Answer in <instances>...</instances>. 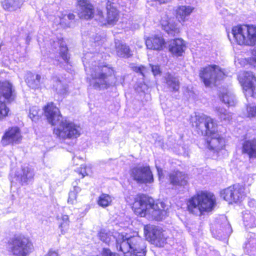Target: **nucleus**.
Here are the masks:
<instances>
[{
    "mask_svg": "<svg viewBox=\"0 0 256 256\" xmlns=\"http://www.w3.org/2000/svg\"><path fill=\"white\" fill-rule=\"evenodd\" d=\"M130 206L134 214L140 218L160 221L167 214L164 202L142 193L134 196Z\"/></svg>",
    "mask_w": 256,
    "mask_h": 256,
    "instance_id": "f257e3e1",
    "label": "nucleus"
},
{
    "mask_svg": "<svg viewBox=\"0 0 256 256\" xmlns=\"http://www.w3.org/2000/svg\"><path fill=\"white\" fill-rule=\"evenodd\" d=\"M205 128L204 142L206 148L214 152H218L225 148L224 138L217 130L218 124L211 117L205 116L198 118L195 127L198 131L202 132V124Z\"/></svg>",
    "mask_w": 256,
    "mask_h": 256,
    "instance_id": "f03ea898",
    "label": "nucleus"
},
{
    "mask_svg": "<svg viewBox=\"0 0 256 256\" xmlns=\"http://www.w3.org/2000/svg\"><path fill=\"white\" fill-rule=\"evenodd\" d=\"M216 205V198L214 193L200 190L188 200L186 208L191 214H196V210L202 214L212 211Z\"/></svg>",
    "mask_w": 256,
    "mask_h": 256,
    "instance_id": "7ed1b4c3",
    "label": "nucleus"
},
{
    "mask_svg": "<svg viewBox=\"0 0 256 256\" xmlns=\"http://www.w3.org/2000/svg\"><path fill=\"white\" fill-rule=\"evenodd\" d=\"M232 33L237 44L240 45H256V25L238 24L232 28Z\"/></svg>",
    "mask_w": 256,
    "mask_h": 256,
    "instance_id": "20e7f679",
    "label": "nucleus"
},
{
    "mask_svg": "<svg viewBox=\"0 0 256 256\" xmlns=\"http://www.w3.org/2000/svg\"><path fill=\"white\" fill-rule=\"evenodd\" d=\"M8 244L12 256H28L34 249L30 238L22 234H14Z\"/></svg>",
    "mask_w": 256,
    "mask_h": 256,
    "instance_id": "39448f33",
    "label": "nucleus"
},
{
    "mask_svg": "<svg viewBox=\"0 0 256 256\" xmlns=\"http://www.w3.org/2000/svg\"><path fill=\"white\" fill-rule=\"evenodd\" d=\"M77 6L80 8L77 14L81 20L94 19L96 21L102 22L104 18L102 10L100 8L96 10L94 6L89 0H78Z\"/></svg>",
    "mask_w": 256,
    "mask_h": 256,
    "instance_id": "423d86ee",
    "label": "nucleus"
},
{
    "mask_svg": "<svg viewBox=\"0 0 256 256\" xmlns=\"http://www.w3.org/2000/svg\"><path fill=\"white\" fill-rule=\"evenodd\" d=\"M141 240L136 236L124 239L120 244V250L124 256H145L146 250L140 244Z\"/></svg>",
    "mask_w": 256,
    "mask_h": 256,
    "instance_id": "0eeeda50",
    "label": "nucleus"
},
{
    "mask_svg": "<svg viewBox=\"0 0 256 256\" xmlns=\"http://www.w3.org/2000/svg\"><path fill=\"white\" fill-rule=\"evenodd\" d=\"M81 128L79 125L66 120H61L60 128H54L53 132L62 140L76 138L80 135Z\"/></svg>",
    "mask_w": 256,
    "mask_h": 256,
    "instance_id": "6e6552de",
    "label": "nucleus"
},
{
    "mask_svg": "<svg viewBox=\"0 0 256 256\" xmlns=\"http://www.w3.org/2000/svg\"><path fill=\"white\" fill-rule=\"evenodd\" d=\"M144 232L146 238L156 246L163 247L166 244L167 238L162 228L154 225L146 224Z\"/></svg>",
    "mask_w": 256,
    "mask_h": 256,
    "instance_id": "1a4fd4ad",
    "label": "nucleus"
},
{
    "mask_svg": "<svg viewBox=\"0 0 256 256\" xmlns=\"http://www.w3.org/2000/svg\"><path fill=\"white\" fill-rule=\"evenodd\" d=\"M130 175L138 184H152L154 182V175L149 166H134L130 169Z\"/></svg>",
    "mask_w": 256,
    "mask_h": 256,
    "instance_id": "9d476101",
    "label": "nucleus"
},
{
    "mask_svg": "<svg viewBox=\"0 0 256 256\" xmlns=\"http://www.w3.org/2000/svg\"><path fill=\"white\" fill-rule=\"evenodd\" d=\"M98 69L100 72L92 78L93 80H96L94 84V87L95 88L107 89L110 86L108 78L114 76L116 72L113 68L107 64L99 66Z\"/></svg>",
    "mask_w": 256,
    "mask_h": 256,
    "instance_id": "9b49d317",
    "label": "nucleus"
},
{
    "mask_svg": "<svg viewBox=\"0 0 256 256\" xmlns=\"http://www.w3.org/2000/svg\"><path fill=\"white\" fill-rule=\"evenodd\" d=\"M22 140L20 129L18 126L9 127L6 130L1 138L4 146L20 144Z\"/></svg>",
    "mask_w": 256,
    "mask_h": 256,
    "instance_id": "f8f14e48",
    "label": "nucleus"
},
{
    "mask_svg": "<svg viewBox=\"0 0 256 256\" xmlns=\"http://www.w3.org/2000/svg\"><path fill=\"white\" fill-rule=\"evenodd\" d=\"M43 113L48 122L52 126L62 117L60 111L54 102H48L42 108Z\"/></svg>",
    "mask_w": 256,
    "mask_h": 256,
    "instance_id": "ddd939ff",
    "label": "nucleus"
},
{
    "mask_svg": "<svg viewBox=\"0 0 256 256\" xmlns=\"http://www.w3.org/2000/svg\"><path fill=\"white\" fill-rule=\"evenodd\" d=\"M16 98V93L12 84L7 80L0 81V99L7 103H11Z\"/></svg>",
    "mask_w": 256,
    "mask_h": 256,
    "instance_id": "4468645a",
    "label": "nucleus"
},
{
    "mask_svg": "<svg viewBox=\"0 0 256 256\" xmlns=\"http://www.w3.org/2000/svg\"><path fill=\"white\" fill-rule=\"evenodd\" d=\"M242 86L246 98L256 96V78L252 74L247 73L244 76Z\"/></svg>",
    "mask_w": 256,
    "mask_h": 256,
    "instance_id": "2eb2a0df",
    "label": "nucleus"
},
{
    "mask_svg": "<svg viewBox=\"0 0 256 256\" xmlns=\"http://www.w3.org/2000/svg\"><path fill=\"white\" fill-rule=\"evenodd\" d=\"M168 177L170 183L172 186L185 187L188 184V174L179 170L170 173Z\"/></svg>",
    "mask_w": 256,
    "mask_h": 256,
    "instance_id": "dca6fc26",
    "label": "nucleus"
},
{
    "mask_svg": "<svg viewBox=\"0 0 256 256\" xmlns=\"http://www.w3.org/2000/svg\"><path fill=\"white\" fill-rule=\"evenodd\" d=\"M145 44L148 49L160 51L164 48L166 42L162 36L155 34L148 37Z\"/></svg>",
    "mask_w": 256,
    "mask_h": 256,
    "instance_id": "f3484780",
    "label": "nucleus"
},
{
    "mask_svg": "<svg viewBox=\"0 0 256 256\" xmlns=\"http://www.w3.org/2000/svg\"><path fill=\"white\" fill-rule=\"evenodd\" d=\"M241 152L249 159L256 158V138L244 140L242 144Z\"/></svg>",
    "mask_w": 256,
    "mask_h": 256,
    "instance_id": "a211bd4d",
    "label": "nucleus"
},
{
    "mask_svg": "<svg viewBox=\"0 0 256 256\" xmlns=\"http://www.w3.org/2000/svg\"><path fill=\"white\" fill-rule=\"evenodd\" d=\"M160 25L162 29L166 33L174 36L180 32L179 28L176 23L172 20V18L166 14L162 16L160 21Z\"/></svg>",
    "mask_w": 256,
    "mask_h": 256,
    "instance_id": "6ab92c4d",
    "label": "nucleus"
},
{
    "mask_svg": "<svg viewBox=\"0 0 256 256\" xmlns=\"http://www.w3.org/2000/svg\"><path fill=\"white\" fill-rule=\"evenodd\" d=\"M216 67V65H208L200 70L199 76L206 86H209L212 84Z\"/></svg>",
    "mask_w": 256,
    "mask_h": 256,
    "instance_id": "aec40b11",
    "label": "nucleus"
},
{
    "mask_svg": "<svg viewBox=\"0 0 256 256\" xmlns=\"http://www.w3.org/2000/svg\"><path fill=\"white\" fill-rule=\"evenodd\" d=\"M185 48L184 40L180 38H176L170 41L168 50L173 56H180L184 52Z\"/></svg>",
    "mask_w": 256,
    "mask_h": 256,
    "instance_id": "412c9836",
    "label": "nucleus"
},
{
    "mask_svg": "<svg viewBox=\"0 0 256 256\" xmlns=\"http://www.w3.org/2000/svg\"><path fill=\"white\" fill-rule=\"evenodd\" d=\"M194 8L190 6H178L174 10V16L180 22H184L194 11Z\"/></svg>",
    "mask_w": 256,
    "mask_h": 256,
    "instance_id": "4be33fe9",
    "label": "nucleus"
},
{
    "mask_svg": "<svg viewBox=\"0 0 256 256\" xmlns=\"http://www.w3.org/2000/svg\"><path fill=\"white\" fill-rule=\"evenodd\" d=\"M246 196L245 187L240 184H232V204L240 203Z\"/></svg>",
    "mask_w": 256,
    "mask_h": 256,
    "instance_id": "5701e85b",
    "label": "nucleus"
},
{
    "mask_svg": "<svg viewBox=\"0 0 256 256\" xmlns=\"http://www.w3.org/2000/svg\"><path fill=\"white\" fill-rule=\"evenodd\" d=\"M119 16V12L116 8L112 6L108 8L104 25H114L118 21Z\"/></svg>",
    "mask_w": 256,
    "mask_h": 256,
    "instance_id": "b1692460",
    "label": "nucleus"
},
{
    "mask_svg": "<svg viewBox=\"0 0 256 256\" xmlns=\"http://www.w3.org/2000/svg\"><path fill=\"white\" fill-rule=\"evenodd\" d=\"M117 55L123 58H130L132 56V52L130 46L125 43H119L115 46Z\"/></svg>",
    "mask_w": 256,
    "mask_h": 256,
    "instance_id": "393cba45",
    "label": "nucleus"
},
{
    "mask_svg": "<svg viewBox=\"0 0 256 256\" xmlns=\"http://www.w3.org/2000/svg\"><path fill=\"white\" fill-rule=\"evenodd\" d=\"M166 82L171 92H178L180 89V82L178 78L170 74H168L166 78Z\"/></svg>",
    "mask_w": 256,
    "mask_h": 256,
    "instance_id": "a878e982",
    "label": "nucleus"
},
{
    "mask_svg": "<svg viewBox=\"0 0 256 256\" xmlns=\"http://www.w3.org/2000/svg\"><path fill=\"white\" fill-rule=\"evenodd\" d=\"M112 196L106 194L102 193L98 197L97 200V204L102 208H106L112 204Z\"/></svg>",
    "mask_w": 256,
    "mask_h": 256,
    "instance_id": "bb28decb",
    "label": "nucleus"
},
{
    "mask_svg": "<svg viewBox=\"0 0 256 256\" xmlns=\"http://www.w3.org/2000/svg\"><path fill=\"white\" fill-rule=\"evenodd\" d=\"M232 185L222 189L220 192V198L227 202L229 204H232Z\"/></svg>",
    "mask_w": 256,
    "mask_h": 256,
    "instance_id": "cd10ccee",
    "label": "nucleus"
},
{
    "mask_svg": "<svg viewBox=\"0 0 256 256\" xmlns=\"http://www.w3.org/2000/svg\"><path fill=\"white\" fill-rule=\"evenodd\" d=\"M6 103L5 101L0 100V121L6 119L10 114V110Z\"/></svg>",
    "mask_w": 256,
    "mask_h": 256,
    "instance_id": "c85d7f7f",
    "label": "nucleus"
},
{
    "mask_svg": "<svg viewBox=\"0 0 256 256\" xmlns=\"http://www.w3.org/2000/svg\"><path fill=\"white\" fill-rule=\"evenodd\" d=\"M41 76L40 74H36V80L34 78V75L31 74L26 78V83L29 86L36 88L40 80Z\"/></svg>",
    "mask_w": 256,
    "mask_h": 256,
    "instance_id": "c756f323",
    "label": "nucleus"
},
{
    "mask_svg": "<svg viewBox=\"0 0 256 256\" xmlns=\"http://www.w3.org/2000/svg\"><path fill=\"white\" fill-rule=\"evenodd\" d=\"M98 236L100 240L106 244L109 242L110 239L109 232L104 228H102L98 231Z\"/></svg>",
    "mask_w": 256,
    "mask_h": 256,
    "instance_id": "7c9ffc66",
    "label": "nucleus"
},
{
    "mask_svg": "<svg viewBox=\"0 0 256 256\" xmlns=\"http://www.w3.org/2000/svg\"><path fill=\"white\" fill-rule=\"evenodd\" d=\"M60 56L66 62H69L70 56L68 54V48L65 44L60 46Z\"/></svg>",
    "mask_w": 256,
    "mask_h": 256,
    "instance_id": "2f4dec72",
    "label": "nucleus"
},
{
    "mask_svg": "<svg viewBox=\"0 0 256 256\" xmlns=\"http://www.w3.org/2000/svg\"><path fill=\"white\" fill-rule=\"evenodd\" d=\"M62 222H60L59 227L61 228L62 233L65 232V230L68 229L69 226V218L67 215H64L62 216Z\"/></svg>",
    "mask_w": 256,
    "mask_h": 256,
    "instance_id": "473e14b6",
    "label": "nucleus"
},
{
    "mask_svg": "<svg viewBox=\"0 0 256 256\" xmlns=\"http://www.w3.org/2000/svg\"><path fill=\"white\" fill-rule=\"evenodd\" d=\"M18 0H2L1 4L2 8L5 10H9L10 8L17 5Z\"/></svg>",
    "mask_w": 256,
    "mask_h": 256,
    "instance_id": "72a5a7b5",
    "label": "nucleus"
},
{
    "mask_svg": "<svg viewBox=\"0 0 256 256\" xmlns=\"http://www.w3.org/2000/svg\"><path fill=\"white\" fill-rule=\"evenodd\" d=\"M22 174L20 176V180L22 182L26 183L28 181L29 178H32L33 176L28 177V174L30 172V170L28 168H22Z\"/></svg>",
    "mask_w": 256,
    "mask_h": 256,
    "instance_id": "f704fd0d",
    "label": "nucleus"
},
{
    "mask_svg": "<svg viewBox=\"0 0 256 256\" xmlns=\"http://www.w3.org/2000/svg\"><path fill=\"white\" fill-rule=\"evenodd\" d=\"M247 117L252 118L256 116V106L248 104L246 106Z\"/></svg>",
    "mask_w": 256,
    "mask_h": 256,
    "instance_id": "c9c22d12",
    "label": "nucleus"
},
{
    "mask_svg": "<svg viewBox=\"0 0 256 256\" xmlns=\"http://www.w3.org/2000/svg\"><path fill=\"white\" fill-rule=\"evenodd\" d=\"M39 110L35 107L33 106L30 108L29 110V117L32 120H35L38 118L39 114H38Z\"/></svg>",
    "mask_w": 256,
    "mask_h": 256,
    "instance_id": "e433bc0d",
    "label": "nucleus"
},
{
    "mask_svg": "<svg viewBox=\"0 0 256 256\" xmlns=\"http://www.w3.org/2000/svg\"><path fill=\"white\" fill-rule=\"evenodd\" d=\"M77 194L74 191H70L68 194V202L71 204H74L76 202Z\"/></svg>",
    "mask_w": 256,
    "mask_h": 256,
    "instance_id": "4c0bfd02",
    "label": "nucleus"
},
{
    "mask_svg": "<svg viewBox=\"0 0 256 256\" xmlns=\"http://www.w3.org/2000/svg\"><path fill=\"white\" fill-rule=\"evenodd\" d=\"M132 69L135 72L138 73L143 76H144V72L146 70V68L144 66H133Z\"/></svg>",
    "mask_w": 256,
    "mask_h": 256,
    "instance_id": "58836bf2",
    "label": "nucleus"
},
{
    "mask_svg": "<svg viewBox=\"0 0 256 256\" xmlns=\"http://www.w3.org/2000/svg\"><path fill=\"white\" fill-rule=\"evenodd\" d=\"M101 254L102 256H118L116 253L112 252L108 248H103Z\"/></svg>",
    "mask_w": 256,
    "mask_h": 256,
    "instance_id": "ea45409f",
    "label": "nucleus"
},
{
    "mask_svg": "<svg viewBox=\"0 0 256 256\" xmlns=\"http://www.w3.org/2000/svg\"><path fill=\"white\" fill-rule=\"evenodd\" d=\"M150 68L154 76L159 75L161 74L160 66L150 64Z\"/></svg>",
    "mask_w": 256,
    "mask_h": 256,
    "instance_id": "a19ab883",
    "label": "nucleus"
},
{
    "mask_svg": "<svg viewBox=\"0 0 256 256\" xmlns=\"http://www.w3.org/2000/svg\"><path fill=\"white\" fill-rule=\"evenodd\" d=\"M86 166H80L76 171L78 174L81 176L82 178H84V176L88 175V173L86 170Z\"/></svg>",
    "mask_w": 256,
    "mask_h": 256,
    "instance_id": "79ce46f5",
    "label": "nucleus"
},
{
    "mask_svg": "<svg viewBox=\"0 0 256 256\" xmlns=\"http://www.w3.org/2000/svg\"><path fill=\"white\" fill-rule=\"evenodd\" d=\"M66 16V14H62L60 18V25H63L65 26H69L70 24L68 22H67L65 21V18Z\"/></svg>",
    "mask_w": 256,
    "mask_h": 256,
    "instance_id": "37998d69",
    "label": "nucleus"
},
{
    "mask_svg": "<svg viewBox=\"0 0 256 256\" xmlns=\"http://www.w3.org/2000/svg\"><path fill=\"white\" fill-rule=\"evenodd\" d=\"M156 170L158 172V176L159 178H160L162 177H163L164 174L162 169L161 168L156 167Z\"/></svg>",
    "mask_w": 256,
    "mask_h": 256,
    "instance_id": "c03bdc74",
    "label": "nucleus"
},
{
    "mask_svg": "<svg viewBox=\"0 0 256 256\" xmlns=\"http://www.w3.org/2000/svg\"><path fill=\"white\" fill-rule=\"evenodd\" d=\"M46 256H59L57 252L50 250L48 252Z\"/></svg>",
    "mask_w": 256,
    "mask_h": 256,
    "instance_id": "a18cd8bd",
    "label": "nucleus"
},
{
    "mask_svg": "<svg viewBox=\"0 0 256 256\" xmlns=\"http://www.w3.org/2000/svg\"><path fill=\"white\" fill-rule=\"evenodd\" d=\"M68 18L70 20H74L75 18H76V16L75 15L72 14V13H70L68 14L67 16Z\"/></svg>",
    "mask_w": 256,
    "mask_h": 256,
    "instance_id": "49530a36",
    "label": "nucleus"
},
{
    "mask_svg": "<svg viewBox=\"0 0 256 256\" xmlns=\"http://www.w3.org/2000/svg\"><path fill=\"white\" fill-rule=\"evenodd\" d=\"M154 1L158 2L160 4H164L168 0H154Z\"/></svg>",
    "mask_w": 256,
    "mask_h": 256,
    "instance_id": "de8ad7c7",
    "label": "nucleus"
},
{
    "mask_svg": "<svg viewBox=\"0 0 256 256\" xmlns=\"http://www.w3.org/2000/svg\"><path fill=\"white\" fill-rule=\"evenodd\" d=\"M248 245H250V242H246V243L245 244V248H246L247 245H248Z\"/></svg>",
    "mask_w": 256,
    "mask_h": 256,
    "instance_id": "09e8293b",
    "label": "nucleus"
},
{
    "mask_svg": "<svg viewBox=\"0 0 256 256\" xmlns=\"http://www.w3.org/2000/svg\"><path fill=\"white\" fill-rule=\"evenodd\" d=\"M224 96H228L226 94H224L222 98H224Z\"/></svg>",
    "mask_w": 256,
    "mask_h": 256,
    "instance_id": "8fccbe9b",
    "label": "nucleus"
}]
</instances>
